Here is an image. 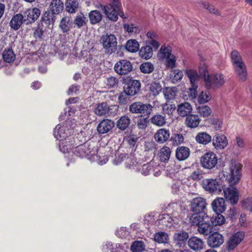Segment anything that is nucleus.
<instances>
[{
    "label": "nucleus",
    "mask_w": 252,
    "mask_h": 252,
    "mask_svg": "<svg viewBox=\"0 0 252 252\" xmlns=\"http://www.w3.org/2000/svg\"><path fill=\"white\" fill-rule=\"evenodd\" d=\"M44 30L42 27L38 26L35 29L33 32L34 37L38 39H42L44 36Z\"/></svg>",
    "instance_id": "nucleus-61"
},
{
    "label": "nucleus",
    "mask_w": 252,
    "mask_h": 252,
    "mask_svg": "<svg viewBox=\"0 0 252 252\" xmlns=\"http://www.w3.org/2000/svg\"><path fill=\"white\" fill-rule=\"evenodd\" d=\"M154 240L158 243H167L169 240V236L164 232H158L154 235Z\"/></svg>",
    "instance_id": "nucleus-47"
},
{
    "label": "nucleus",
    "mask_w": 252,
    "mask_h": 252,
    "mask_svg": "<svg viewBox=\"0 0 252 252\" xmlns=\"http://www.w3.org/2000/svg\"><path fill=\"white\" fill-rule=\"evenodd\" d=\"M110 112L109 106L106 102L97 104L94 109V113L98 116H106Z\"/></svg>",
    "instance_id": "nucleus-25"
},
{
    "label": "nucleus",
    "mask_w": 252,
    "mask_h": 252,
    "mask_svg": "<svg viewBox=\"0 0 252 252\" xmlns=\"http://www.w3.org/2000/svg\"><path fill=\"white\" fill-rule=\"evenodd\" d=\"M145 249V245L141 241H136L132 243L130 250L132 252H142Z\"/></svg>",
    "instance_id": "nucleus-51"
},
{
    "label": "nucleus",
    "mask_w": 252,
    "mask_h": 252,
    "mask_svg": "<svg viewBox=\"0 0 252 252\" xmlns=\"http://www.w3.org/2000/svg\"><path fill=\"white\" fill-rule=\"evenodd\" d=\"M211 206L213 210L216 213H222L226 209L225 201L223 198L218 197L215 199L212 203Z\"/></svg>",
    "instance_id": "nucleus-22"
},
{
    "label": "nucleus",
    "mask_w": 252,
    "mask_h": 252,
    "mask_svg": "<svg viewBox=\"0 0 252 252\" xmlns=\"http://www.w3.org/2000/svg\"><path fill=\"white\" fill-rule=\"evenodd\" d=\"M89 18L90 23L92 25H95L99 23L101 21L102 15L98 10H92L89 13Z\"/></svg>",
    "instance_id": "nucleus-33"
},
{
    "label": "nucleus",
    "mask_w": 252,
    "mask_h": 252,
    "mask_svg": "<svg viewBox=\"0 0 252 252\" xmlns=\"http://www.w3.org/2000/svg\"><path fill=\"white\" fill-rule=\"evenodd\" d=\"M231 61L233 66L244 63L240 53L235 50L231 52Z\"/></svg>",
    "instance_id": "nucleus-45"
},
{
    "label": "nucleus",
    "mask_w": 252,
    "mask_h": 252,
    "mask_svg": "<svg viewBox=\"0 0 252 252\" xmlns=\"http://www.w3.org/2000/svg\"><path fill=\"white\" fill-rule=\"evenodd\" d=\"M115 123L109 119L101 121L97 125V130L100 134H105L111 130L114 126Z\"/></svg>",
    "instance_id": "nucleus-17"
},
{
    "label": "nucleus",
    "mask_w": 252,
    "mask_h": 252,
    "mask_svg": "<svg viewBox=\"0 0 252 252\" xmlns=\"http://www.w3.org/2000/svg\"><path fill=\"white\" fill-rule=\"evenodd\" d=\"M130 96L126 91L124 89V91L120 94L118 97L119 102L121 104H125L129 99L128 96Z\"/></svg>",
    "instance_id": "nucleus-63"
},
{
    "label": "nucleus",
    "mask_w": 252,
    "mask_h": 252,
    "mask_svg": "<svg viewBox=\"0 0 252 252\" xmlns=\"http://www.w3.org/2000/svg\"><path fill=\"white\" fill-rule=\"evenodd\" d=\"M201 185L206 191L210 193H220L222 189V185L214 179H204L202 181Z\"/></svg>",
    "instance_id": "nucleus-7"
},
{
    "label": "nucleus",
    "mask_w": 252,
    "mask_h": 252,
    "mask_svg": "<svg viewBox=\"0 0 252 252\" xmlns=\"http://www.w3.org/2000/svg\"><path fill=\"white\" fill-rule=\"evenodd\" d=\"M201 213H194L189 217V223L192 226H197L199 224L200 219H203V214Z\"/></svg>",
    "instance_id": "nucleus-52"
},
{
    "label": "nucleus",
    "mask_w": 252,
    "mask_h": 252,
    "mask_svg": "<svg viewBox=\"0 0 252 252\" xmlns=\"http://www.w3.org/2000/svg\"><path fill=\"white\" fill-rule=\"evenodd\" d=\"M217 163V156L211 152L205 153L200 158L201 165L205 169H213L216 166Z\"/></svg>",
    "instance_id": "nucleus-9"
},
{
    "label": "nucleus",
    "mask_w": 252,
    "mask_h": 252,
    "mask_svg": "<svg viewBox=\"0 0 252 252\" xmlns=\"http://www.w3.org/2000/svg\"><path fill=\"white\" fill-rule=\"evenodd\" d=\"M158 220L161 221V223H166V222L171 223H178V219L176 216H171L169 214H162L159 215Z\"/></svg>",
    "instance_id": "nucleus-40"
},
{
    "label": "nucleus",
    "mask_w": 252,
    "mask_h": 252,
    "mask_svg": "<svg viewBox=\"0 0 252 252\" xmlns=\"http://www.w3.org/2000/svg\"><path fill=\"white\" fill-rule=\"evenodd\" d=\"M88 19L85 15L81 13L78 14L74 18V24L78 28H81L87 25Z\"/></svg>",
    "instance_id": "nucleus-36"
},
{
    "label": "nucleus",
    "mask_w": 252,
    "mask_h": 252,
    "mask_svg": "<svg viewBox=\"0 0 252 252\" xmlns=\"http://www.w3.org/2000/svg\"><path fill=\"white\" fill-rule=\"evenodd\" d=\"M186 74L189 77L191 85L197 84V81L198 79V75L195 70L192 69L187 70Z\"/></svg>",
    "instance_id": "nucleus-55"
},
{
    "label": "nucleus",
    "mask_w": 252,
    "mask_h": 252,
    "mask_svg": "<svg viewBox=\"0 0 252 252\" xmlns=\"http://www.w3.org/2000/svg\"><path fill=\"white\" fill-rule=\"evenodd\" d=\"M60 141L59 146L61 152L66 153L73 151L74 148L72 147V145L74 139L72 136L68 137L67 138H65L64 139H60Z\"/></svg>",
    "instance_id": "nucleus-19"
},
{
    "label": "nucleus",
    "mask_w": 252,
    "mask_h": 252,
    "mask_svg": "<svg viewBox=\"0 0 252 252\" xmlns=\"http://www.w3.org/2000/svg\"><path fill=\"white\" fill-rule=\"evenodd\" d=\"M189 247L194 251H199L205 247L203 240L196 236H192L188 240Z\"/></svg>",
    "instance_id": "nucleus-18"
},
{
    "label": "nucleus",
    "mask_w": 252,
    "mask_h": 252,
    "mask_svg": "<svg viewBox=\"0 0 252 252\" xmlns=\"http://www.w3.org/2000/svg\"><path fill=\"white\" fill-rule=\"evenodd\" d=\"M190 150L188 147L185 146L178 147L176 151V158L179 161H183L189 157Z\"/></svg>",
    "instance_id": "nucleus-26"
},
{
    "label": "nucleus",
    "mask_w": 252,
    "mask_h": 252,
    "mask_svg": "<svg viewBox=\"0 0 252 252\" xmlns=\"http://www.w3.org/2000/svg\"><path fill=\"white\" fill-rule=\"evenodd\" d=\"M109 3L103 6L104 13L110 20L116 21L119 15L122 17L124 16L121 0H109Z\"/></svg>",
    "instance_id": "nucleus-2"
},
{
    "label": "nucleus",
    "mask_w": 252,
    "mask_h": 252,
    "mask_svg": "<svg viewBox=\"0 0 252 252\" xmlns=\"http://www.w3.org/2000/svg\"><path fill=\"white\" fill-rule=\"evenodd\" d=\"M71 25L70 17L65 16L61 20L59 27L63 32H67L70 30Z\"/></svg>",
    "instance_id": "nucleus-32"
},
{
    "label": "nucleus",
    "mask_w": 252,
    "mask_h": 252,
    "mask_svg": "<svg viewBox=\"0 0 252 252\" xmlns=\"http://www.w3.org/2000/svg\"><path fill=\"white\" fill-rule=\"evenodd\" d=\"M199 71L201 75L204 78L206 87L209 89L211 88H218L222 85L225 80L224 76L221 74H216L213 75H209L207 66L202 63L199 67Z\"/></svg>",
    "instance_id": "nucleus-1"
},
{
    "label": "nucleus",
    "mask_w": 252,
    "mask_h": 252,
    "mask_svg": "<svg viewBox=\"0 0 252 252\" xmlns=\"http://www.w3.org/2000/svg\"><path fill=\"white\" fill-rule=\"evenodd\" d=\"M153 106L150 104H144L141 102H136L131 104L129 107V111L134 114H143L149 115L152 111Z\"/></svg>",
    "instance_id": "nucleus-8"
},
{
    "label": "nucleus",
    "mask_w": 252,
    "mask_h": 252,
    "mask_svg": "<svg viewBox=\"0 0 252 252\" xmlns=\"http://www.w3.org/2000/svg\"><path fill=\"white\" fill-rule=\"evenodd\" d=\"M196 141L200 144L206 145L212 141L211 136L206 132H200L195 136Z\"/></svg>",
    "instance_id": "nucleus-27"
},
{
    "label": "nucleus",
    "mask_w": 252,
    "mask_h": 252,
    "mask_svg": "<svg viewBox=\"0 0 252 252\" xmlns=\"http://www.w3.org/2000/svg\"><path fill=\"white\" fill-rule=\"evenodd\" d=\"M65 10L70 13H75L78 8V0H66L65 3Z\"/></svg>",
    "instance_id": "nucleus-35"
},
{
    "label": "nucleus",
    "mask_w": 252,
    "mask_h": 252,
    "mask_svg": "<svg viewBox=\"0 0 252 252\" xmlns=\"http://www.w3.org/2000/svg\"><path fill=\"white\" fill-rule=\"evenodd\" d=\"M189 238L188 233L185 231H180L175 233L174 240L178 243L186 241Z\"/></svg>",
    "instance_id": "nucleus-53"
},
{
    "label": "nucleus",
    "mask_w": 252,
    "mask_h": 252,
    "mask_svg": "<svg viewBox=\"0 0 252 252\" xmlns=\"http://www.w3.org/2000/svg\"><path fill=\"white\" fill-rule=\"evenodd\" d=\"M223 194L225 200L232 205L236 204L239 200L237 189L234 187L224 189Z\"/></svg>",
    "instance_id": "nucleus-11"
},
{
    "label": "nucleus",
    "mask_w": 252,
    "mask_h": 252,
    "mask_svg": "<svg viewBox=\"0 0 252 252\" xmlns=\"http://www.w3.org/2000/svg\"><path fill=\"white\" fill-rule=\"evenodd\" d=\"M130 119L126 116H122L117 122V126L121 130H125L130 124Z\"/></svg>",
    "instance_id": "nucleus-43"
},
{
    "label": "nucleus",
    "mask_w": 252,
    "mask_h": 252,
    "mask_svg": "<svg viewBox=\"0 0 252 252\" xmlns=\"http://www.w3.org/2000/svg\"><path fill=\"white\" fill-rule=\"evenodd\" d=\"M153 169V166L150 163L141 166L138 164V167L136 168V172L140 173L144 176H147L150 174Z\"/></svg>",
    "instance_id": "nucleus-41"
},
{
    "label": "nucleus",
    "mask_w": 252,
    "mask_h": 252,
    "mask_svg": "<svg viewBox=\"0 0 252 252\" xmlns=\"http://www.w3.org/2000/svg\"><path fill=\"white\" fill-rule=\"evenodd\" d=\"M174 145H178L184 142V138L182 134H175L171 137Z\"/></svg>",
    "instance_id": "nucleus-62"
},
{
    "label": "nucleus",
    "mask_w": 252,
    "mask_h": 252,
    "mask_svg": "<svg viewBox=\"0 0 252 252\" xmlns=\"http://www.w3.org/2000/svg\"><path fill=\"white\" fill-rule=\"evenodd\" d=\"M192 111V107L188 102H185L178 105L177 111L179 115L182 117L188 116Z\"/></svg>",
    "instance_id": "nucleus-29"
},
{
    "label": "nucleus",
    "mask_w": 252,
    "mask_h": 252,
    "mask_svg": "<svg viewBox=\"0 0 252 252\" xmlns=\"http://www.w3.org/2000/svg\"><path fill=\"white\" fill-rule=\"evenodd\" d=\"M49 7L52 12L59 14L63 9L64 3L61 0H52Z\"/></svg>",
    "instance_id": "nucleus-28"
},
{
    "label": "nucleus",
    "mask_w": 252,
    "mask_h": 252,
    "mask_svg": "<svg viewBox=\"0 0 252 252\" xmlns=\"http://www.w3.org/2000/svg\"><path fill=\"white\" fill-rule=\"evenodd\" d=\"M183 76V72L178 69H172L170 74V78L174 83L180 81L182 79Z\"/></svg>",
    "instance_id": "nucleus-49"
},
{
    "label": "nucleus",
    "mask_w": 252,
    "mask_h": 252,
    "mask_svg": "<svg viewBox=\"0 0 252 252\" xmlns=\"http://www.w3.org/2000/svg\"><path fill=\"white\" fill-rule=\"evenodd\" d=\"M207 203L206 200L202 197L193 198L190 203V210L193 213H203L206 209Z\"/></svg>",
    "instance_id": "nucleus-12"
},
{
    "label": "nucleus",
    "mask_w": 252,
    "mask_h": 252,
    "mask_svg": "<svg viewBox=\"0 0 252 252\" xmlns=\"http://www.w3.org/2000/svg\"><path fill=\"white\" fill-rule=\"evenodd\" d=\"M55 14L50 11H46L41 17V20L48 26L53 25L55 21Z\"/></svg>",
    "instance_id": "nucleus-39"
},
{
    "label": "nucleus",
    "mask_w": 252,
    "mask_h": 252,
    "mask_svg": "<svg viewBox=\"0 0 252 252\" xmlns=\"http://www.w3.org/2000/svg\"><path fill=\"white\" fill-rule=\"evenodd\" d=\"M151 123L157 126H161L166 124L165 117L160 114H156L153 116L151 119Z\"/></svg>",
    "instance_id": "nucleus-44"
},
{
    "label": "nucleus",
    "mask_w": 252,
    "mask_h": 252,
    "mask_svg": "<svg viewBox=\"0 0 252 252\" xmlns=\"http://www.w3.org/2000/svg\"><path fill=\"white\" fill-rule=\"evenodd\" d=\"M40 14L41 11L37 8L27 9L23 13L25 24L29 25L34 23L38 18Z\"/></svg>",
    "instance_id": "nucleus-13"
},
{
    "label": "nucleus",
    "mask_w": 252,
    "mask_h": 252,
    "mask_svg": "<svg viewBox=\"0 0 252 252\" xmlns=\"http://www.w3.org/2000/svg\"><path fill=\"white\" fill-rule=\"evenodd\" d=\"M15 54L11 48L5 49L2 54L4 61L7 63L13 62L15 59Z\"/></svg>",
    "instance_id": "nucleus-38"
},
{
    "label": "nucleus",
    "mask_w": 252,
    "mask_h": 252,
    "mask_svg": "<svg viewBox=\"0 0 252 252\" xmlns=\"http://www.w3.org/2000/svg\"><path fill=\"white\" fill-rule=\"evenodd\" d=\"M171 52L172 49L171 47L162 45L158 54V57L162 60L166 59L172 55Z\"/></svg>",
    "instance_id": "nucleus-42"
},
{
    "label": "nucleus",
    "mask_w": 252,
    "mask_h": 252,
    "mask_svg": "<svg viewBox=\"0 0 252 252\" xmlns=\"http://www.w3.org/2000/svg\"><path fill=\"white\" fill-rule=\"evenodd\" d=\"M211 98L209 93L208 92L202 91L198 95V102L200 104L207 102Z\"/></svg>",
    "instance_id": "nucleus-59"
},
{
    "label": "nucleus",
    "mask_w": 252,
    "mask_h": 252,
    "mask_svg": "<svg viewBox=\"0 0 252 252\" xmlns=\"http://www.w3.org/2000/svg\"><path fill=\"white\" fill-rule=\"evenodd\" d=\"M176 89L174 87H167L163 89V93L167 100L173 99L176 95Z\"/></svg>",
    "instance_id": "nucleus-50"
},
{
    "label": "nucleus",
    "mask_w": 252,
    "mask_h": 252,
    "mask_svg": "<svg viewBox=\"0 0 252 252\" xmlns=\"http://www.w3.org/2000/svg\"><path fill=\"white\" fill-rule=\"evenodd\" d=\"M245 236L243 232L239 231L230 237L227 243V248L229 250H234L242 241Z\"/></svg>",
    "instance_id": "nucleus-15"
},
{
    "label": "nucleus",
    "mask_w": 252,
    "mask_h": 252,
    "mask_svg": "<svg viewBox=\"0 0 252 252\" xmlns=\"http://www.w3.org/2000/svg\"><path fill=\"white\" fill-rule=\"evenodd\" d=\"M126 48L128 51L135 53L139 50V44L135 39H131L127 41Z\"/></svg>",
    "instance_id": "nucleus-48"
},
{
    "label": "nucleus",
    "mask_w": 252,
    "mask_h": 252,
    "mask_svg": "<svg viewBox=\"0 0 252 252\" xmlns=\"http://www.w3.org/2000/svg\"><path fill=\"white\" fill-rule=\"evenodd\" d=\"M174 105L165 103L162 105V112L164 114H168L170 115L172 114L173 112L175 110Z\"/></svg>",
    "instance_id": "nucleus-60"
},
{
    "label": "nucleus",
    "mask_w": 252,
    "mask_h": 252,
    "mask_svg": "<svg viewBox=\"0 0 252 252\" xmlns=\"http://www.w3.org/2000/svg\"><path fill=\"white\" fill-rule=\"evenodd\" d=\"M176 57L175 55H172L165 59V65L167 68L173 69L176 66Z\"/></svg>",
    "instance_id": "nucleus-57"
},
{
    "label": "nucleus",
    "mask_w": 252,
    "mask_h": 252,
    "mask_svg": "<svg viewBox=\"0 0 252 252\" xmlns=\"http://www.w3.org/2000/svg\"><path fill=\"white\" fill-rule=\"evenodd\" d=\"M149 94L150 95L156 96L159 94L162 90L161 85L156 81L152 82L149 85Z\"/></svg>",
    "instance_id": "nucleus-34"
},
{
    "label": "nucleus",
    "mask_w": 252,
    "mask_h": 252,
    "mask_svg": "<svg viewBox=\"0 0 252 252\" xmlns=\"http://www.w3.org/2000/svg\"><path fill=\"white\" fill-rule=\"evenodd\" d=\"M200 121L198 115H190L186 118V124L188 127L195 128L198 126Z\"/></svg>",
    "instance_id": "nucleus-31"
},
{
    "label": "nucleus",
    "mask_w": 252,
    "mask_h": 252,
    "mask_svg": "<svg viewBox=\"0 0 252 252\" xmlns=\"http://www.w3.org/2000/svg\"><path fill=\"white\" fill-rule=\"evenodd\" d=\"M154 137L158 143H163L169 138L170 132L165 128H160L155 133Z\"/></svg>",
    "instance_id": "nucleus-24"
},
{
    "label": "nucleus",
    "mask_w": 252,
    "mask_h": 252,
    "mask_svg": "<svg viewBox=\"0 0 252 252\" xmlns=\"http://www.w3.org/2000/svg\"><path fill=\"white\" fill-rule=\"evenodd\" d=\"M100 42L106 53L110 55L116 51L117 41L115 35L113 34L103 35L101 37Z\"/></svg>",
    "instance_id": "nucleus-5"
},
{
    "label": "nucleus",
    "mask_w": 252,
    "mask_h": 252,
    "mask_svg": "<svg viewBox=\"0 0 252 252\" xmlns=\"http://www.w3.org/2000/svg\"><path fill=\"white\" fill-rule=\"evenodd\" d=\"M233 67L235 73L238 80L242 82L246 81L248 79V76L247 67L245 63H244Z\"/></svg>",
    "instance_id": "nucleus-16"
},
{
    "label": "nucleus",
    "mask_w": 252,
    "mask_h": 252,
    "mask_svg": "<svg viewBox=\"0 0 252 252\" xmlns=\"http://www.w3.org/2000/svg\"><path fill=\"white\" fill-rule=\"evenodd\" d=\"M97 152V148L92 145L81 144L73 149L72 153L77 157H85L87 156H94Z\"/></svg>",
    "instance_id": "nucleus-6"
},
{
    "label": "nucleus",
    "mask_w": 252,
    "mask_h": 252,
    "mask_svg": "<svg viewBox=\"0 0 252 252\" xmlns=\"http://www.w3.org/2000/svg\"><path fill=\"white\" fill-rule=\"evenodd\" d=\"M140 69L142 72L149 74L154 71V66L150 62L143 63L140 65Z\"/></svg>",
    "instance_id": "nucleus-56"
},
{
    "label": "nucleus",
    "mask_w": 252,
    "mask_h": 252,
    "mask_svg": "<svg viewBox=\"0 0 252 252\" xmlns=\"http://www.w3.org/2000/svg\"><path fill=\"white\" fill-rule=\"evenodd\" d=\"M133 66L129 61L122 60L117 62L114 65L116 72L120 75H126L132 71Z\"/></svg>",
    "instance_id": "nucleus-10"
},
{
    "label": "nucleus",
    "mask_w": 252,
    "mask_h": 252,
    "mask_svg": "<svg viewBox=\"0 0 252 252\" xmlns=\"http://www.w3.org/2000/svg\"><path fill=\"white\" fill-rule=\"evenodd\" d=\"M171 150L168 147H163L160 149L159 154L160 159L162 161L168 160L170 157Z\"/></svg>",
    "instance_id": "nucleus-54"
},
{
    "label": "nucleus",
    "mask_w": 252,
    "mask_h": 252,
    "mask_svg": "<svg viewBox=\"0 0 252 252\" xmlns=\"http://www.w3.org/2000/svg\"><path fill=\"white\" fill-rule=\"evenodd\" d=\"M229 172L227 179L231 186L237 184L241 177L242 165L235 160L232 159L228 164Z\"/></svg>",
    "instance_id": "nucleus-3"
},
{
    "label": "nucleus",
    "mask_w": 252,
    "mask_h": 252,
    "mask_svg": "<svg viewBox=\"0 0 252 252\" xmlns=\"http://www.w3.org/2000/svg\"><path fill=\"white\" fill-rule=\"evenodd\" d=\"M224 242V237L218 232H214L209 236L208 245L212 248L220 247Z\"/></svg>",
    "instance_id": "nucleus-14"
},
{
    "label": "nucleus",
    "mask_w": 252,
    "mask_h": 252,
    "mask_svg": "<svg viewBox=\"0 0 252 252\" xmlns=\"http://www.w3.org/2000/svg\"><path fill=\"white\" fill-rule=\"evenodd\" d=\"M243 207L252 213V197H248L242 202Z\"/></svg>",
    "instance_id": "nucleus-64"
},
{
    "label": "nucleus",
    "mask_w": 252,
    "mask_h": 252,
    "mask_svg": "<svg viewBox=\"0 0 252 252\" xmlns=\"http://www.w3.org/2000/svg\"><path fill=\"white\" fill-rule=\"evenodd\" d=\"M71 121L67 119L64 125L61 126L58 125L54 130V135L57 139H64L68 137H71V133L73 132L74 126L71 124Z\"/></svg>",
    "instance_id": "nucleus-4"
},
{
    "label": "nucleus",
    "mask_w": 252,
    "mask_h": 252,
    "mask_svg": "<svg viewBox=\"0 0 252 252\" xmlns=\"http://www.w3.org/2000/svg\"><path fill=\"white\" fill-rule=\"evenodd\" d=\"M153 55L152 48L149 45L143 47L139 51V55L144 59L147 60L151 58Z\"/></svg>",
    "instance_id": "nucleus-37"
},
{
    "label": "nucleus",
    "mask_w": 252,
    "mask_h": 252,
    "mask_svg": "<svg viewBox=\"0 0 252 252\" xmlns=\"http://www.w3.org/2000/svg\"><path fill=\"white\" fill-rule=\"evenodd\" d=\"M23 23H25L23 14L18 13L12 17L10 21L9 25L11 29L16 31L20 28Z\"/></svg>",
    "instance_id": "nucleus-20"
},
{
    "label": "nucleus",
    "mask_w": 252,
    "mask_h": 252,
    "mask_svg": "<svg viewBox=\"0 0 252 252\" xmlns=\"http://www.w3.org/2000/svg\"><path fill=\"white\" fill-rule=\"evenodd\" d=\"M227 144V138L224 135L217 134L213 139V145L217 150L223 149Z\"/></svg>",
    "instance_id": "nucleus-21"
},
{
    "label": "nucleus",
    "mask_w": 252,
    "mask_h": 252,
    "mask_svg": "<svg viewBox=\"0 0 252 252\" xmlns=\"http://www.w3.org/2000/svg\"><path fill=\"white\" fill-rule=\"evenodd\" d=\"M211 218V222L213 226L215 225H221L224 223L225 219L224 217L221 215V213L216 214Z\"/></svg>",
    "instance_id": "nucleus-46"
},
{
    "label": "nucleus",
    "mask_w": 252,
    "mask_h": 252,
    "mask_svg": "<svg viewBox=\"0 0 252 252\" xmlns=\"http://www.w3.org/2000/svg\"><path fill=\"white\" fill-rule=\"evenodd\" d=\"M213 227L211 221H209L201 224V225L197 228V231L200 234L207 236L212 232Z\"/></svg>",
    "instance_id": "nucleus-30"
},
{
    "label": "nucleus",
    "mask_w": 252,
    "mask_h": 252,
    "mask_svg": "<svg viewBox=\"0 0 252 252\" xmlns=\"http://www.w3.org/2000/svg\"><path fill=\"white\" fill-rule=\"evenodd\" d=\"M197 110L200 116L203 117H207L209 116L210 115L212 112L211 108L207 105L198 107Z\"/></svg>",
    "instance_id": "nucleus-58"
},
{
    "label": "nucleus",
    "mask_w": 252,
    "mask_h": 252,
    "mask_svg": "<svg viewBox=\"0 0 252 252\" xmlns=\"http://www.w3.org/2000/svg\"><path fill=\"white\" fill-rule=\"evenodd\" d=\"M140 82L137 80H133L127 84V87H124V89L131 96L136 94L140 90Z\"/></svg>",
    "instance_id": "nucleus-23"
}]
</instances>
